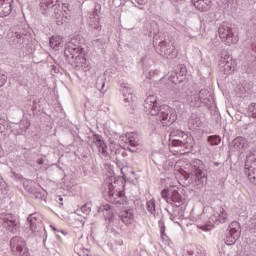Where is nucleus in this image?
Listing matches in <instances>:
<instances>
[{"label":"nucleus","mask_w":256,"mask_h":256,"mask_svg":"<svg viewBox=\"0 0 256 256\" xmlns=\"http://www.w3.org/2000/svg\"><path fill=\"white\" fill-rule=\"evenodd\" d=\"M175 75L178 79V82L181 83V81H183V78L179 79V77H185V75H187V68L184 65H180L178 69H176Z\"/></svg>","instance_id":"nucleus-26"},{"label":"nucleus","mask_w":256,"mask_h":256,"mask_svg":"<svg viewBox=\"0 0 256 256\" xmlns=\"http://www.w3.org/2000/svg\"><path fill=\"white\" fill-rule=\"evenodd\" d=\"M124 102L127 103L126 107H133L135 103V95H133V89L129 88L127 84H121Z\"/></svg>","instance_id":"nucleus-14"},{"label":"nucleus","mask_w":256,"mask_h":256,"mask_svg":"<svg viewBox=\"0 0 256 256\" xmlns=\"http://www.w3.org/2000/svg\"><path fill=\"white\" fill-rule=\"evenodd\" d=\"M108 195H109L110 199L113 197L119 196V192H113V184L112 183L108 184Z\"/></svg>","instance_id":"nucleus-34"},{"label":"nucleus","mask_w":256,"mask_h":256,"mask_svg":"<svg viewBox=\"0 0 256 256\" xmlns=\"http://www.w3.org/2000/svg\"><path fill=\"white\" fill-rule=\"evenodd\" d=\"M5 83H7V76L0 73V87H3V85H5Z\"/></svg>","instance_id":"nucleus-42"},{"label":"nucleus","mask_w":256,"mask_h":256,"mask_svg":"<svg viewBox=\"0 0 256 256\" xmlns=\"http://www.w3.org/2000/svg\"><path fill=\"white\" fill-rule=\"evenodd\" d=\"M174 1V3H177V1H179V0H173Z\"/></svg>","instance_id":"nucleus-55"},{"label":"nucleus","mask_w":256,"mask_h":256,"mask_svg":"<svg viewBox=\"0 0 256 256\" xmlns=\"http://www.w3.org/2000/svg\"><path fill=\"white\" fill-rule=\"evenodd\" d=\"M184 179H190L192 185L203 187L207 183V169L199 159H193L189 165V172H184Z\"/></svg>","instance_id":"nucleus-2"},{"label":"nucleus","mask_w":256,"mask_h":256,"mask_svg":"<svg viewBox=\"0 0 256 256\" xmlns=\"http://www.w3.org/2000/svg\"><path fill=\"white\" fill-rule=\"evenodd\" d=\"M23 123H25V126L21 128L22 131H27V130H29V127H31V123L28 122L27 120H26V121H23Z\"/></svg>","instance_id":"nucleus-44"},{"label":"nucleus","mask_w":256,"mask_h":256,"mask_svg":"<svg viewBox=\"0 0 256 256\" xmlns=\"http://www.w3.org/2000/svg\"><path fill=\"white\" fill-rule=\"evenodd\" d=\"M248 115L252 117L253 119H256V103H251L248 108Z\"/></svg>","instance_id":"nucleus-32"},{"label":"nucleus","mask_w":256,"mask_h":256,"mask_svg":"<svg viewBox=\"0 0 256 256\" xmlns=\"http://www.w3.org/2000/svg\"><path fill=\"white\" fill-rule=\"evenodd\" d=\"M81 211L84 213V215H89V213H91V206L89 204H84L81 207Z\"/></svg>","instance_id":"nucleus-41"},{"label":"nucleus","mask_w":256,"mask_h":256,"mask_svg":"<svg viewBox=\"0 0 256 256\" xmlns=\"http://www.w3.org/2000/svg\"><path fill=\"white\" fill-rule=\"evenodd\" d=\"M10 249L16 256H31L27 248V242L19 236H14L10 239Z\"/></svg>","instance_id":"nucleus-5"},{"label":"nucleus","mask_w":256,"mask_h":256,"mask_svg":"<svg viewBox=\"0 0 256 256\" xmlns=\"http://www.w3.org/2000/svg\"><path fill=\"white\" fill-rule=\"evenodd\" d=\"M51 227H52L53 231H57V228H55V227H53V226H51Z\"/></svg>","instance_id":"nucleus-53"},{"label":"nucleus","mask_w":256,"mask_h":256,"mask_svg":"<svg viewBox=\"0 0 256 256\" xmlns=\"http://www.w3.org/2000/svg\"><path fill=\"white\" fill-rule=\"evenodd\" d=\"M241 237V231H239V222L233 221L229 224L226 230L224 242L226 245H235L237 240Z\"/></svg>","instance_id":"nucleus-7"},{"label":"nucleus","mask_w":256,"mask_h":256,"mask_svg":"<svg viewBox=\"0 0 256 256\" xmlns=\"http://www.w3.org/2000/svg\"><path fill=\"white\" fill-rule=\"evenodd\" d=\"M171 205H183V196L179 194V191L174 190L171 194L170 197V202Z\"/></svg>","instance_id":"nucleus-21"},{"label":"nucleus","mask_w":256,"mask_h":256,"mask_svg":"<svg viewBox=\"0 0 256 256\" xmlns=\"http://www.w3.org/2000/svg\"><path fill=\"white\" fill-rule=\"evenodd\" d=\"M40 13L45 17L51 15V9H59V0H40Z\"/></svg>","instance_id":"nucleus-12"},{"label":"nucleus","mask_w":256,"mask_h":256,"mask_svg":"<svg viewBox=\"0 0 256 256\" xmlns=\"http://www.w3.org/2000/svg\"><path fill=\"white\" fill-rule=\"evenodd\" d=\"M147 209L151 215H155L157 213L155 199H151L147 202Z\"/></svg>","instance_id":"nucleus-31"},{"label":"nucleus","mask_w":256,"mask_h":256,"mask_svg":"<svg viewBox=\"0 0 256 256\" xmlns=\"http://www.w3.org/2000/svg\"><path fill=\"white\" fill-rule=\"evenodd\" d=\"M27 223L32 233H37L38 235H41V233L45 234V226L43 225V222H41L39 214H30L27 218Z\"/></svg>","instance_id":"nucleus-10"},{"label":"nucleus","mask_w":256,"mask_h":256,"mask_svg":"<svg viewBox=\"0 0 256 256\" xmlns=\"http://www.w3.org/2000/svg\"><path fill=\"white\" fill-rule=\"evenodd\" d=\"M159 225H160V233H161V237L162 239H167V234H165V222H163V220L159 221Z\"/></svg>","instance_id":"nucleus-37"},{"label":"nucleus","mask_w":256,"mask_h":256,"mask_svg":"<svg viewBox=\"0 0 256 256\" xmlns=\"http://www.w3.org/2000/svg\"><path fill=\"white\" fill-rule=\"evenodd\" d=\"M115 203L119 207V205H123V200H116Z\"/></svg>","instance_id":"nucleus-49"},{"label":"nucleus","mask_w":256,"mask_h":256,"mask_svg":"<svg viewBox=\"0 0 256 256\" xmlns=\"http://www.w3.org/2000/svg\"><path fill=\"white\" fill-rule=\"evenodd\" d=\"M3 185V177L0 175V186Z\"/></svg>","instance_id":"nucleus-52"},{"label":"nucleus","mask_w":256,"mask_h":256,"mask_svg":"<svg viewBox=\"0 0 256 256\" xmlns=\"http://www.w3.org/2000/svg\"><path fill=\"white\" fill-rule=\"evenodd\" d=\"M50 47L52 49H57L58 47H61L62 40L59 36H52L50 38Z\"/></svg>","instance_id":"nucleus-28"},{"label":"nucleus","mask_w":256,"mask_h":256,"mask_svg":"<svg viewBox=\"0 0 256 256\" xmlns=\"http://www.w3.org/2000/svg\"><path fill=\"white\" fill-rule=\"evenodd\" d=\"M161 197H162V199H165V201L167 203H170L171 198H169V190H167V189L162 190Z\"/></svg>","instance_id":"nucleus-40"},{"label":"nucleus","mask_w":256,"mask_h":256,"mask_svg":"<svg viewBox=\"0 0 256 256\" xmlns=\"http://www.w3.org/2000/svg\"><path fill=\"white\" fill-rule=\"evenodd\" d=\"M60 233H64L63 230H61Z\"/></svg>","instance_id":"nucleus-57"},{"label":"nucleus","mask_w":256,"mask_h":256,"mask_svg":"<svg viewBox=\"0 0 256 256\" xmlns=\"http://www.w3.org/2000/svg\"><path fill=\"white\" fill-rule=\"evenodd\" d=\"M173 79H175V76H173Z\"/></svg>","instance_id":"nucleus-58"},{"label":"nucleus","mask_w":256,"mask_h":256,"mask_svg":"<svg viewBox=\"0 0 256 256\" xmlns=\"http://www.w3.org/2000/svg\"><path fill=\"white\" fill-rule=\"evenodd\" d=\"M173 213L178 216V219H183L185 217V206L183 204H175Z\"/></svg>","instance_id":"nucleus-25"},{"label":"nucleus","mask_w":256,"mask_h":256,"mask_svg":"<svg viewBox=\"0 0 256 256\" xmlns=\"http://www.w3.org/2000/svg\"><path fill=\"white\" fill-rule=\"evenodd\" d=\"M136 3H138V5H143L145 3V0H136Z\"/></svg>","instance_id":"nucleus-50"},{"label":"nucleus","mask_w":256,"mask_h":256,"mask_svg":"<svg viewBox=\"0 0 256 256\" xmlns=\"http://www.w3.org/2000/svg\"><path fill=\"white\" fill-rule=\"evenodd\" d=\"M64 55L73 69L76 71L85 69V66L87 65V59L83 54V48H81V46H77L73 43L68 44L64 50Z\"/></svg>","instance_id":"nucleus-3"},{"label":"nucleus","mask_w":256,"mask_h":256,"mask_svg":"<svg viewBox=\"0 0 256 256\" xmlns=\"http://www.w3.org/2000/svg\"><path fill=\"white\" fill-rule=\"evenodd\" d=\"M170 219L171 221H173V223H179V221H177L179 219V216L178 215H175V212H173L171 215H170Z\"/></svg>","instance_id":"nucleus-43"},{"label":"nucleus","mask_w":256,"mask_h":256,"mask_svg":"<svg viewBox=\"0 0 256 256\" xmlns=\"http://www.w3.org/2000/svg\"><path fill=\"white\" fill-rule=\"evenodd\" d=\"M99 43H103V41H101V39H96L93 41V45H95L96 47H99Z\"/></svg>","instance_id":"nucleus-46"},{"label":"nucleus","mask_w":256,"mask_h":256,"mask_svg":"<svg viewBox=\"0 0 256 256\" xmlns=\"http://www.w3.org/2000/svg\"><path fill=\"white\" fill-rule=\"evenodd\" d=\"M196 9L198 11H209L211 9V0H200L199 3H196Z\"/></svg>","instance_id":"nucleus-24"},{"label":"nucleus","mask_w":256,"mask_h":256,"mask_svg":"<svg viewBox=\"0 0 256 256\" xmlns=\"http://www.w3.org/2000/svg\"><path fill=\"white\" fill-rule=\"evenodd\" d=\"M88 145L92 151H95L96 149L98 153L103 155V157H107V144H105L103 136L99 134H93V136L88 137Z\"/></svg>","instance_id":"nucleus-6"},{"label":"nucleus","mask_w":256,"mask_h":256,"mask_svg":"<svg viewBox=\"0 0 256 256\" xmlns=\"http://www.w3.org/2000/svg\"><path fill=\"white\" fill-rule=\"evenodd\" d=\"M7 43L11 47H21V45H23V34L19 32H9L7 34Z\"/></svg>","instance_id":"nucleus-15"},{"label":"nucleus","mask_w":256,"mask_h":256,"mask_svg":"<svg viewBox=\"0 0 256 256\" xmlns=\"http://www.w3.org/2000/svg\"><path fill=\"white\" fill-rule=\"evenodd\" d=\"M251 229H254V231H256V216L251 219Z\"/></svg>","instance_id":"nucleus-45"},{"label":"nucleus","mask_w":256,"mask_h":256,"mask_svg":"<svg viewBox=\"0 0 256 256\" xmlns=\"http://www.w3.org/2000/svg\"><path fill=\"white\" fill-rule=\"evenodd\" d=\"M93 15L94 17H96V19H99V17H101V4H95Z\"/></svg>","instance_id":"nucleus-36"},{"label":"nucleus","mask_w":256,"mask_h":256,"mask_svg":"<svg viewBox=\"0 0 256 256\" xmlns=\"http://www.w3.org/2000/svg\"><path fill=\"white\" fill-rule=\"evenodd\" d=\"M159 53L166 59H175V57H177V50H175V45L167 43L165 40L159 43Z\"/></svg>","instance_id":"nucleus-11"},{"label":"nucleus","mask_w":256,"mask_h":256,"mask_svg":"<svg viewBox=\"0 0 256 256\" xmlns=\"http://www.w3.org/2000/svg\"><path fill=\"white\" fill-rule=\"evenodd\" d=\"M218 35L222 41H225L228 44L235 45L238 39L233 34V29L227 22H223L218 28Z\"/></svg>","instance_id":"nucleus-8"},{"label":"nucleus","mask_w":256,"mask_h":256,"mask_svg":"<svg viewBox=\"0 0 256 256\" xmlns=\"http://www.w3.org/2000/svg\"><path fill=\"white\" fill-rule=\"evenodd\" d=\"M60 201H63V198H60Z\"/></svg>","instance_id":"nucleus-56"},{"label":"nucleus","mask_w":256,"mask_h":256,"mask_svg":"<svg viewBox=\"0 0 256 256\" xmlns=\"http://www.w3.org/2000/svg\"><path fill=\"white\" fill-rule=\"evenodd\" d=\"M38 165H43L45 163V160L43 158H40L37 160Z\"/></svg>","instance_id":"nucleus-47"},{"label":"nucleus","mask_w":256,"mask_h":256,"mask_svg":"<svg viewBox=\"0 0 256 256\" xmlns=\"http://www.w3.org/2000/svg\"><path fill=\"white\" fill-rule=\"evenodd\" d=\"M207 141L212 146L219 145V143H221V136L219 135L209 136Z\"/></svg>","instance_id":"nucleus-30"},{"label":"nucleus","mask_w":256,"mask_h":256,"mask_svg":"<svg viewBox=\"0 0 256 256\" xmlns=\"http://www.w3.org/2000/svg\"><path fill=\"white\" fill-rule=\"evenodd\" d=\"M54 17L57 25H63L71 19V16H66L59 8H54Z\"/></svg>","instance_id":"nucleus-19"},{"label":"nucleus","mask_w":256,"mask_h":256,"mask_svg":"<svg viewBox=\"0 0 256 256\" xmlns=\"http://www.w3.org/2000/svg\"><path fill=\"white\" fill-rule=\"evenodd\" d=\"M33 199H36L37 201H43L45 199V194H42L41 192H34L32 194Z\"/></svg>","instance_id":"nucleus-38"},{"label":"nucleus","mask_w":256,"mask_h":256,"mask_svg":"<svg viewBox=\"0 0 256 256\" xmlns=\"http://www.w3.org/2000/svg\"><path fill=\"white\" fill-rule=\"evenodd\" d=\"M227 221V211H225V208L218 207L213 215L210 217V223H215L216 225H219L220 223H225Z\"/></svg>","instance_id":"nucleus-13"},{"label":"nucleus","mask_w":256,"mask_h":256,"mask_svg":"<svg viewBox=\"0 0 256 256\" xmlns=\"http://www.w3.org/2000/svg\"><path fill=\"white\" fill-rule=\"evenodd\" d=\"M198 99L200 103H209V91L207 89H201L199 91Z\"/></svg>","instance_id":"nucleus-27"},{"label":"nucleus","mask_w":256,"mask_h":256,"mask_svg":"<svg viewBox=\"0 0 256 256\" xmlns=\"http://www.w3.org/2000/svg\"><path fill=\"white\" fill-rule=\"evenodd\" d=\"M144 111L148 115L155 117L156 121L162 125H172L177 121V112L169 105H159L157 97L150 95L144 101Z\"/></svg>","instance_id":"nucleus-1"},{"label":"nucleus","mask_w":256,"mask_h":256,"mask_svg":"<svg viewBox=\"0 0 256 256\" xmlns=\"http://www.w3.org/2000/svg\"><path fill=\"white\" fill-rule=\"evenodd\" d=\"M13 11L10 0H0V17H9Z\"/></svg>","instance_id":"nucleus-16"},{"label":"nucleus","mask_w":256,"mask_h":256,"mask_svg":"<svg viewBox=\"0 0 256 256\" xmlns=\"http://www.w3.org/2000/svg\"><path fill=\"white\" fill-rule=\"evenodd\" d=\"M13 221H17V219L15 218V215L5 214V216L3 218V223H11Z\"/></svg>","instance_id":"nucleus-35"},{"label":"nucleus","mask_w":256,"mask_h":256,"mask_svg":"<svg viewBox=\"0 0 256 256\" xmlns=\"http://www.w3.org/2000/svg\"><path fill=\"white\" fill-rule=\"evenodd\" d=\"M245 174L249 181L256 185V150L246 157Z\"/></svg>","instance_id":"nucleus-9"},{"label":"nucleus","mask_w":256,"mask_h":256,"mask_svg":"<svg viewBox=\"0 0 256 256\" xmlns=\"http://www.w3.org/2000/svg\"><path fill=\"white\" fill-rule=\"evenodd\" d=\"M191 1L193 3L194 7H197V3L201 2V0H191Z\"/></svg>","instance_id":"nucleus-48"},{"label":"nucleus","mask_w":256,"mask_h":256,"mask_svg":"<svg viewBox=\"0 0 256 256\" xmlns=\"http://www.w3.org/2000/svg\"><path fill=\"white\" fill-rule=\"evenodd\" d=\"M119 219L122 220V223L125 225H131L135 221V216L133 214V209L124 210L119 215Z\"/></svg>","instance_id":"nucleus-17"},{"label":"nucleus","mask_w":256,"mask_h":256,"mask_svg":"<svg viewBox=\"0 0 256 256\" xmlns=\"http://www.w3.org/2000/svg\"><path fill=\"white\" fill-rule=\"evenodd\" d=\"M3 227L15 235V233L19 231V222H17V220H13L12 222H3Z\"/></svg>","instance_id":"nucleus-20"},{"label":"nucleus","mask_w":256,"mask_h":256,"mask_svg":"<svg viewBox=\"0 0 256 256\" xmlns=\"http://www.w3.org/2000/svg\"><path fill=\"white\" fill-rule=\"evenodd\" d=\"M62 12L64 15H66V17H71V8L69 7V4H62Z\"/></svg>","instance_id":"nucleus-33"},{"label":"nucleus","mask_w":256,"mask_h":256,"mask_svg":"<svg viewBox=\"0 0 256 256\" xmlns=\"http://www.w3.org/2000/svg\"><path fill=\"white\" fill-rule=\"evenodd\" d=\"M99 19L100 18L97 17L91 18L89 23V27L93 31L94 35H99V32L101 31V24L99 23Z\"/></svg>","instance_id":"nucleus-23"},{"label":"nucleus","mask_w":256,"mask_h":256,"mask_svg":"<svg viewBox=\"0 0 256 256\" xmlns=\"http://www.w3.org/2000/svg\"><path fill=\"white\" fill-rule=\"evenodd\" d=\"M221 65H223L225 73H231V71H235V61H233L231 56L222 58Z\"/></svg>","instance_id":"nucleus-18"},{"label":"nucleus","mask_w":256,"mask_h":256,"mask_svg":"<svg viewBox=\"0 0 256 256\" xmlns=\"http://www.w3.org/2000/svg\"><path fill=\"white\" fill-rule=\"evenodd\" d=\"M128 143L131 147H137L139 145V142L135 140V136H129Z\"/></svg>","instance_id":"nucleus-39"},{"label":"nucleus","mask_w":256,"mask_h":256,"mask_svg":"<svg viewBox=\"0 0 256 256\" xmlns=\"http://www.w3.org/2000/svg\"><path fill=\"white\" fill-rule=\"evenodd\" d=\"M232 145L234 149H236L237 151H241V149H245V145H247V139L243 137H236L233 140Z\"/></svg>","instance_id":"nucleus-22"},{"label":"nucleus","mask_w":256,"mask_h":256,"mask_svg":"<svg viewBox=\"0 0 256 256\" xmlns=\"http://www.w3.org/2000/svg\"><path fill=\"white\" fill-rule=\"evenodd\" d=\"M43 241H44V243H46V241H47V238H44V240H43Z\"/></svg>","instance_id":"nucleus-54"},{"label":"nucleus","mask_w":256,"mask_h":256,"mask_svg":"<svg viewBox=\"0 0 256 256\" xmlns=\"http://www.w3.org/2000/svg\"><path fill=\"white\" fill-rule=\"evenodd\" d=\"M193 137L185 134L181 130H173L170 133V147L177 149V151H183V153H188L193 149Z\"/></svg>","instance_id":"nucleus-4"},{"label":"nucleus","mask_w":256,"mask_h":256,"mask_svg":"<svg viewBox=\"0 0 256 256\" xmlns=\"http://www.w3.org/2000/svg\"><path fill=\"white\" fill-rule=\"evenodd\" d=\"M201 230H202V231H209V226H202V227H201Z\"/></svg>","instance_id":"nucleus-51"},{"label":"nucleus","mask_w":256,"mask_h":256,"mask_svg":"<svg viewBox=\"0 0 256 256\" xmlns=\"http://www.w3.org/2000/svg\"><path fill=\"white\" fill-rule=\"evenodd\" d=\"M96 88L101 93H106L107 92V88H105V78H98L97 79V81H96Z\"/></svg>","instance_id":"nucleus-29"},{"label":"nucleus","mask_w":256,"mask_h":256,"mask_svg":"<svg viewBox=\"0 0 256 256\" xmlns=\"http://www.w3.org/2000/svg\"><path fill=\"white\" fill-rule=\"evenodd\" d=\"M0 256H1V254H0Z\"/></svg>","instance_id":"nucleus-59"}]
</instances>
